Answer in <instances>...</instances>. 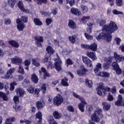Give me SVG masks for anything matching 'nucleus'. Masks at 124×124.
Instances as JSON below:
<instances>
[{"mask_svg":"<svg viewBox=\"0 0 124 124\" xmlns=\"http://www.w3.org/2000/svg\"><path fill=\"white\" fill-rule=\"evenodd\" d=\"M16 23L17 24V29L19 31H23L25 28H26V25L25 24L21 22V20L20 18H18L16 20Z\"/></svg>","mask_w":124,"mask_h":124,"instance_id":"6e6552de","label":"nucleus"},{"mask_svg":"<svg viewBox=\"0 0 124 124\" xmlns=\"http://www.w3.org/2000/svg\"><path fill=\"white\" fill-rule=\"evenodd\" d=\"M115 58L113 57H109L108 58V59H107V58H104V61L105 62H108L109 63H110V62H114Z\"/></svg>","mask_w":124,"mask_h":124,"instance_id":"4c0bfd02","label":"nucleus"},{"mask_svg":"<svg viewBox=\"0 0 124 124\" xmlns=\"http://www.w3.org/2000/svg\"><path fill=\"white\" fill-rule=\"evenodd\" d=\"M107 100L108 101H113L114 100V97H113V95H111V94L109 93L108 94Z\"/></svg>","mask_w":124,"mask_h":124,"instance_id":"680f3d73","label":"nucleus"},{"mask_svg":"<svg viewBox=\"0 0 124 124\" xmlns=\"http://www.w3.org/2000/svg\"><path fill=\"white\" fill-rule=\"evenodd\" d=\"M52 18H46V26H49V25H50L51 23H52Z\"/></svg>","mask_w":124,"mask_h":124,"instance_id":"4d7b16f0","label":"nucleus"},{"mask_svg":"<svg viewBox=\"0 0 124 124\" xmlns=\"http://www.w3.org/2000/svg\"><path fill=\"white\" fill-rule=\"evenodd\" d=\"M18 7L23 12H25V13H30V10L25 9L24 7V4H23V2L19 1L18 2Z\"/></svg>","mask_w":124,"mask_h":124,"instance_id":"2eb2a0df","label":"nucleus"},{"mask_svg":"<svg viewBox=\"0 0 124 124\" xmlns=\"http://www.w3.org/2000/svg\"><path fill=\"white\" fill-rule=\"evenodd\" d=\"M35 118L38 119V124H41L42 122V113L40 111H38L36 113Z\"/></svg>","mask_w":124,"mask_h":124,"instance_id":"6ab92c4d","label":"nucleus"},{"mask_svg":"<svg viewBox=\"0 0 124 124\" xmlns=\"http://www.w3.org/2000/svg\"><path fill=\"white\" fill-rule=\"evenodd\" d=\"M85 83L89 88H91L93 86V81L89 80L88 79H85Z\"/></svg>","mask_w":124,"mask_h":124,"instance_id":"58836bf2","label":"nucleus"},{"mask_svg":"<svg viewBox=\"0 0 124 124\" xmlns=\"http://www.w3.org/2000/svg\"><path fill=\"white\" fill-rule=\"evenodd\" d=\"M118 31V25L113 21H110L108 25L105 24L102 29L101 32L96 38L97 40L105 39L108 42H110L112 40V33Z\"/></svg>","mask_w":124,"mask_h":124,"instance_id":"f257e3e1","label":"nucleus"},{"mask_svg":"<svg viewBox=\"0 0 124 124\" xmlns=\"http://www.w3.org/2000/svg\"><path fill=\"white\" fill-rule=\"evenodd\" d=\"M34 2H36L37 4H41L42 3H47V0H33Z\"/></svg>","mask_w":124,"mask_h":124,"instance_id":"c9c22d12","label":"nucleus"},{"mask_svg":"<svg viewBox=\"0 0 124 124\" xmlns=\"http://www.w3.org/2000/svg\"><path fill=\"white\" fill-rule=\"evenodd\" d=\"M20 20L21 21V23H22V22L23 23H28V16H22Z\"/></svg>","mask_w":124,"mask_h":124,"instance_id":"09e8293b","label":"nucleus"},{"mask_svg":"<svg viewBox=\"0 0 124 124\" xmlns=\"http://www.w3.org/2000/svg\"><path fill=\"white\" fill-rule=\"evenodd\" d=\"M89 49L91 51H96L97 50V44L94 43L91 45H90Z\"/></svg>","mask_w":124,"mask_h":124,"instance_id":"7c9ffc66","label":"nucleus"},{"mask_svg":"<svg viewBox=\"0 0 124 124\" xmlns=\"http://www.w3.org/2000/svg\"><path fill=\"white\" fill-rule=\"evenodd\" d=\"M56 57L57 58L54 59V61L55 62L54 63L55 68L57 71H61V70H62V60L59 57L58 54H56Z\"/></svg>","mask_w":124,"mask_h":124,"instance_id":"20e7f679","label":"nucleus"},{"mask_svg":"<svg viewBox=\"0 0 124 124\" xmlns=\"http://www.w3.org/2000/svg\"><path fill=\"white\" fill-rule=\"evenodd\" d=\"M114 104L116 106H124V101H123V96L122 95H118V100L116 101Z\"/></svg>","mask_w":124,"mask_h":124,"instance_id":"9d476101","label":"nucleus"},{"mask_svg":"<svg viewBox=\"0 0 124 124\" xmlns=\"http://www.w3.org/2000/svg\"><path fill=\"white\" fill-rule=\"evenodd\" d=\"M66 3H69L70 6H73L75 4V0H66Z\"/></svg>","mask_w":124,"mask_h":124,"instance_id":"5fc2aeb1","label":"nucleus"},{"mask_svg":"<svg viewBox=\"0 0 124 124\" xmlns=\"http://www.w3.org/2000/svg\"><path fill=\"white\" fill-rule=\"evenodd\" d=\"M98 90H104V85H103V83H100L99 86L97 88Z\"/></svg>","mask_w":124,"mask_h":124,"instance_id":"052dcab7","label":"nucleus"},{"mask_svg":"<svg viewBox=\"0 0 124 124\" xmlns=\"http://www.w3.org/2000/svg\"><path fill=\"white\" fill-rule=\"evenodd\" d=\"M116 1L117 6H122L123 5V0H116Z\"/></svg>","mask_w":124,"mask_h":124,"instance_id":"bf43d9fd","label":"nucleus"},{"mask_svg":"<svg viewBox=\"0 0 124 124\" xmlns=\"http://www.w3.org/2000/svg\"><path fill=\"white\" fill-rule=\"evenodd\" d=\"M39 59L38 58H33L32 59V64L36 67H37L40 65L39 63Z\"/></svg>","mask_w":124,"mask_h":124,"instance_id":"5701e85b","label":"nucleus"},{"mask_svg":"<svg viewBox=\"0 0 124 124\" xmlns=\"http://www.w3.org/2000/svg\"><path fill=\"white\" fill-rule=\"evenodd\" d=\"M37 108L38 109H41L42 108H43L45 106V103L43 101H38L36 103Z\"/></svg>","mask_w":124,"mask_h":124,"instance_id":"412c9836","label":"nucleus"},{"mask_svg":"<svg viewBox=\"0 0 124 124\" xmlns=\"http://www.w3.org/2000/svg\"><path fill=\"white\" fill-rule=\"evenodd\" d=\"M14 72H15V68H11L7 71L6 75H5L4 77H1V78L5 79V80L12 79L13 78L12 74L14 73Z\"/></svg>","mask_w":124,"mask_h":124,"instance_id":"423d86ee","label":"nucleus"},{"mask_svg":"<svg viewBox=\"0 0 124 124\" xmlns=\"http://www.w3.org/2000/svg\"><path fill=\"white\" fill-rule=\"evenodd\" d=\"M15 92L16 94L20 97H23V96H24V94L26 93V92H25V91H24V89L22 88H16L15 90Z\"/></svg>","mask_w":124,"mask_h":124,"instance_id":"4468645a","label":"nucleus"},{"mask_svg":"<svg viewBox=\"0 0 124 124\" xmlns=\"http://www.w3.org/2000/svg\"><path fill=\"white\" fill-rule=\"evenodd\" d=\"M81 48H82V49H89L90 45L82 44Z\"/></svg>","mask_w":124,"mask_h":124,"instance_id":"774afa93","label":"nucleus"},{"mask_svg":"<svg viewBox=\"0 0 124 124\" xmlns=\"http://www.w3.org/2000/svg\"><path fill=\"white\" fill-rule=\"evenodd\" d=\"M46 52L48 54H49V55H53L54 53H55V50L53 49V47L51 46H48L46 48Z\"/></svg>","mask_w":124,"mask_h":124,"instance_id":"cd10ccee","label":"nucleus"},{"mask_svg":"<svg viewBox=\"0 0 124 124\" xmlns=\"http://www.w3.org/2000/svg\"><path fill=\"white\" fill-rule=\"evenodd\" d=\"M103 117L102 109L100 108H98L94 111V113L91 115V119L95 123H99L100 118Z\"/></svg>","mask_w":124,"mask_h":124,"instance_id":"f03ea898","label":"nucleus"},{"mask_svg":"<svg viewBox=\"0 0 124 124\" xmlns=\"http://www.w3.org/2000/svg\"><path fill=\"white\" fill-rule=\"evenodd\" d=\"M115 41L117 45H120V44H121V41H122V40L120 39V38L116 37L115 38Z\"/></svg>","mask_w":124,"mask_h":124,"instance_id":"338daca9","label":"nucleus"},{"mask_svg":"<svg viewBox=\"0 0 124 124\" xmlns=\"http://www.w3.org/2000/svg\"><path fill=\"white\" fill-rule=\"evenodd\" d=\"M112 13L114 14V15H123L124 14L123 12H122L121 11H119L117 10L114 9L112 11Z\"/></svg>","mask_w":124,"mask_h":124,"instance_id":"a18cd8bd","label":"nucleus"},{"mask_svg":"<svg viewBox=\"0 0 124 124\" xmlns=\"http://www.w3.org/2000/svg\"><path fill=\"white\" fill-rule=\"evenodd\" d=\"M68 26L72 30H76L77 29V25L73 20H70L68 22Z\"/></svg>","mask_w":124,"mask_h":124,"instance_id":"a211bd4d","label":"nucleus"},{"mask_svg":"<svg viewBox=\"0 0 124 124\" xmlns=\"http://www.w3.org/2000/svg\"><path fill=\"white\" fill-rule=\"evenodd\" d=\"M66 64H67V66H68V65H72V64H73V61L68 58L66 61Z\"/></svg>","mask_w":124,"mask_h":124,"instance_id":"3c124183","label":"nucleus"},{"mask_svg":"<svg viewBox=\"0 0 124 124\" xmlns=\"http://www.w3.org/2000/svg\"><path fill=\"white\" fill-rule=\"evenodd\" d=\"M112 66L113 70H115L117 75H121L122 74V69L120 68V66H119V64H118V63L114 62L112 63Z\"/></svg>","mask_w":124,"mask_h":124,"instance_id":"0eeeda50","label":"nucleus"},{"mask_svg":"<svg viewBox=\"0 0 124 124\" xmlns=\"http://www.w3.org/2000/svg\"><path fill=\"white\" fill-rule=\"evenodd\" d=\"M41 71L43 73H44V76H46V77H50V74H49L46 71L45 68L42 67Z\"/></svg>","mask_w":124,"mask_h":124,"instance_id":"864d4df0","label":"nucleus"},{"mask_svg":"<svg viewBox=\"0 0 124 124\" xmlns=\"http://www.w3.org/2000/svg\"><path fill=\"white\" fill-rule=\"evenodd\" d=\"M68 39L70 41V42H71V43H75L76 36L73 35L72 36H69L68 37Z\"/></svg>","mask_w":124,"mask_h":124,"instance_id":"a19ab883","label":"nucleus"},{"mask_svg":"<svg viewBox=\"0 0 124 124\" xmlns=\"http://www.w3.org/2000/svg\"><path fill=\"white\" fill-rule=\"evenodd\" d=\"M68 81V79L66 78H64V79H62V86H63L64 87H68L69 86V84L67 82Z\"/></svg>","mask_w":124,"mask_h":124,"instance_id":"2f4dec72","label":"nucleus"},{"mask_svg":"<svg viewBox=\"0 0 124 124\" xmlns=\"http://www.w3.org/2000/svg\"><path fill=\"white\" fill-rule=\"evenodd\" d=\"M35 40H36V43L39 47L41 46V43L40 42H43V37L41 36H37L35 37Z\"/></svg>","mask_w":124,"mask_h":124,"instance_id":"aec40b11","label":"nucleus"},{"mask_svg":"<svg viewBox=\"0 0 124 124\" xmlns=\"http://www.w3.org/2000/svg\"><path fill=\"white\" fill-rule=\"evenodd\" d=\"M73 95L74 97L78 98L80 100V103L78 105V108L81 113H83V112H85V106L87 105V102H86V100H85L83 97L75 93H73Z\"/></svg>","mask_w":124,"mask_h":124,"instance_id":"7ed1b4c3","label":"nucleus"},{"mask_svg":"<svg viewBox=\"0 0 124 124\" xmlns=\"http://www.w3.org/2000/svg\"><path fill=\"white\" fill-rule=\"evenodd\" d=\"M19 123H20V124H25V123L26 124H28V123H31V121H30V120H27L26 119H24V120H20L19 121Z\"/></svg>","mask_w":124,"mask_h":124,"instance_id":"6e6d98bb","label":"nucleus"},{"mask_svg":"<svg viewBox=\"0 0 124 124\" xmlns=\"http://www.w3.org/2000/svg\"><path fill=\"white\" fill-rule=\"evenodd\" d=\"M102 68V64L101 63L98 62L96 64V67L94 69V71L95 73H97L98 71L101 70V68Z\"/></svg>","mask_w":124,"mask_h":124,"instance_id":"bb28decb","label":"nucleus"},{"mask_svg":"<svg viewBox=\"0 0 124 124\" xmlns=\"http://www.w3.org/2000/svg\"><path fill=\"white\" fill-rule=\"evenodd\" d=\"M114 60L116 61L117 63L118 62H122V55H119L117 52L114 53Z\"/></svg>","mask_w":124,"mask_h":124,"instance_id":"f3484780","label":"nucleus"},{"mask_svg":"<svg viewBox=\"0 0 124 124\" xmlns=\"http://www.w3.org/2000/svg\"><path fill=\"white\" fill-rule=\"evenodd\" d=\"M15 103H19V96H15L13 98Z\"/></svg>","mask_w":124,"mask_h":124,"instance_id":"69168bd1","label":"nucleus"},{"mask_svg":"<svg viewBox=\"0 0 124 124\" xmlns=\"http://www.w3.org/2000/svg\"><path fill=\"white\" fill-rule=\"evenodd\" d=\"M53 115L55 119L59 120V119H61V117H62V113H60L59 112L55 111L53 112Z\"/></svg>","mask_w":124,"mask_h":124,"instance_id":"473e14b6","label":"nucleus"},{"mask_svg":"<svg viewBox=\"0 0 124 124\" xmlns=\"http://www.w3.org/2000/svg\"><path fill=\"white\" fill-rule=\"evenodd\" d=\"M87 56L89 58H90L93 61H95V60H97V57H96L95 53L93 52H88L87 53Z\"/></svg>","mask_w":124,"mask_h":124,"instance_id":"dca6fc26","label":"nucleus"},{"mask_svg":"<svg viewBox=\"0 0 124 124\" xmlns=\"http://www.w3.org/2000/svg\"><path fill=\"white\" fill-rule=\"evenodd\" d=\"M17 72H18V73H20V74H22V75H24V74H25V71L24 70V68L23 67V66L20 65L19 66V69L18 70Z\"/></svg>","mask_w":124,"mask_h":124,"instance_id":"37998d69","label":"nucleus"},{"mask_svg":"<svg viewBox=\"0 0 124 124\" xmlns=\"http://www.w3.org/2000/svg\"><path fill=\"white\" fill-rule=\"evenodd\" d=\"M98 23L100 27H104V25L106 24V20L105 19H100L98 21Z\"/></svg>","mask_w":124,"mask_h":124,"instance_id":"e433bc0d","label":"nucleus"},{"mask_svg":"<svg viewBox=\"0 0 124 124\" xmlns=\"http://www.w3.org/2000/svg\"><path fill=\"white\" fill-rule=\"evenodd\" d=\"M97 76H100V77H110V74L107 72H100L98 74H97Z\"/></svg>","mask_w":124,"mask_h":124,"instance_id":"4be33fe9","label":"nucleus"},{"mask_svg":"<svg viewBox=\"0 0 124 124\" xmlns=\"http://www.w3.org/2000/svg\"><path fill=\"white\" fill-rule=\"evenodd\" d=\"M8 43L13 47H15V48H18L19 47V44L14 40L10 41Z\"/></svg>","mask_w":124,"mask_h":124,"instance_id":"c85d7f7f","label":"nucleus"},{"mask_svg":"<svg viewBox=\"0 0 124 124\" xmlns=\"http://www.w3.org/2000/svg\"><path fill=\"white\" fill-rule=\"evenodd\" d=\"M102 106L103 107V109L105 110V111H108V110L110 109V108L111 107V105H110V104L108 103L103 102Z\"/></svg>","mask_w":124,"mask_h":124,"instance_id":"b1692460","label":"nucleus"},{"mask_svg":"<svg viewBox=\"0 0 124 124\" xmlns=\"http://www.w3.org/2000/svg\"><path fill=\"white\" fill-rule=\"evenodd\" d=\"M25 66H29L31 64V60H26L24 62Z\"/></svg>","mask_w":124,"mask_h":124,"instance_id":"0e129e2a","label":"nucleus"},{"mask_svg":"<svg viewBox=\"0 0 124 124\" xmlns=\"http://www.w3.org/2000/svg\"><path fill=\"white\" fill-rule=\"evenodd\" d=\"M27 91L29 93H33V92H34V88L33 87H30L28 88Z\"/></svg>","mask_w":124,"mask_h":124,"instance_id":"e2e57ef3","label":"nucleus"},{"mask_svg":"<svg viewBox=\"0 0 124 124\" xmlns=\"http://www.w3.org/2000/svg\"><path fill=\"white\" fill-rule=\"evenodd\" d=\"M91 19V16H84L81 18V22L83 23H87V20H90Z\"/></svg>","mask_w":124,"mask_h":124,"instance_id":"c03bdc74","label":"nucleus"},{"mask_svg":"<svg viewBox=\"0 0 124 124\" xmlns=\"http://www.w3.org/2000/svg\"><path fill=\"white\" fill-rule=\"evenodd\" d=\"M62 102H63V98H62V96L60 94H57L53 99V104L56 105V106L62 105Z\"/></svg>","mask_w":124,"mask_h":124,"instance_id":"39448f33","label":"nucleus"},{"mask_svg":"<svg viewBox=\"0 0 124 124\" xmlns=\"http://www.w3.org/2000/svg\"><path fill=\"white\" fill-rule=\"evenodd\" d=\"M31 81L34 83V84H37L38 83V77L35 74H33L31 76Z\"/></svg>","mask_w":124,"mask_h":124,"instance_id":"393cba45","label":"nucleus"},{"mask_svg":"<svg viewBox=\"0 0 124 124\" xmlns=\"http://www.w3.org/2000/svg\"><path fill=\"white\" fill-rule=\"evenodd\" d=\"M87 72H88V70L83 66L81 67L80 70L78 69L77 71V74L78 76H83V75H85Z\"/></svg>","mask_w":124,"mask_h":124,"instance_id":"ddd939ff","label":"nucleus"},{"mask_svg":"<svg viewBox=\"0 0 124 124\" xmlns=\"http://www.w3.org/2000/svg\"><path fill=\"white\" fill-rule=\"evenodd\" d=\"M12 63L15 64H18V63H22V58L19 56H16L11 59Z\"/></svg>","mask_w":124,"mask_h":124,"instance_id":"f8f14e48","label":"nucleus"},{"mask_svg":"<svg viewBox=\"0 0 124 124\" xmlns=\"http://www.w3.org/2000/svg\"><path fill=\"white\" fill-rule=\"evenodd\" d=\"M43 62H44V63H48L49 65H52V63L51 62L50 57H46L43 60Z\"/></svg>","mask_w":124,"mask_h":124,"instance_id":"72a5a7b5","label":"nucleus"},{"mask_svg":"<svg viewBox=\"0 0 124 124\" xmlns=\"http://www.w3.org/2000/svg\"><path fill=\"white\" fill-rule=\"evenodd\" d=\"M13 108L15 109V110L16 112H19V111H21V110L22 109V107L19 105L14 106Z\"/></svg>","mask_w":124,"mask_h":124,"instance_id":"de8ad7c7","label":"nucleus"},{"mask_svg":"<svg viewBox=\"0 0 124 124\" xmlns=\"http://www.w3.org/2000/svg\"><path fill=\"white\" fill-rule=\"evenodd\" d=\"M80 8L81 9L82 12L85 14V13H87L89 11V7L84 5H81Z\"/></svg>","mask_w":124,"mask_h":124,"instance_id":"c756f323","label":"nucleus"},{"mask_svg":"<svg viewBox=\"0 0 124 124\" xmlns=\"http://www.w3.org/2000/svg\"><path fill=\"white\" fill-rule=\"evenodd\" d=\"M82 61L84 63H85V64H86L88 67H93V62H92L91 60L89 59V58L82 56Z\"/></svg>","mask_w":124,"mask_h":124,"instance_id":"1a4fd4ad","label":"nucleus"},{"mask_svg":"<svg viewBox=\"0 0 124 124\" xmlns=\"http://www.w3.org/2000/svg\"><path fill=\"white\" fill-rule=\"evenodd\" d=\"M16 118L15 117H10L6 119L4 124H12L13 122H15Z\"/></svg>","mask_w":124,"mask_h":124,"instance_id":"a878e982","label":"nucleus"},{"mask_svg":"<svg viewBox=\"0 0 124 124\" xmlns=\"http://www.w3.org/2000/svg\"><path fill=\"white\" fill-rule=\"evenodd\" d=\"M34 93L36 96V97H38L39 96V93L40 92V90L38 88H36L34 90Z\"/></svg>","mask_w":124,"mask_h":124,"instance_id":"13d9d810","label":"nucleus"},{"mask_svg":"<svg viewBox=\"0 0 124 124\" xmlns=\"http://www.w3.org/2000/svg\"><path fill=\"white\" fill-rule=\"evenodd\" d=\"M105 62L106 63H104L103 67L105 69H109V68H110V63H109V62H108V61H107Z\"/></svg>","mask_w":124,"mask_h":124,"instance_id":"79ce46f5","label":"nucleus"},{"mask_svg":"<svg viewBox=\"0 0 124 124\" xmlns=\"http://www.w3.org/2000/svg\"><path fill=\"white\" fill-rule=\"evenodd\" d=\"M41 89L42 90L43 93H45L47 91V84L43 83L42 84Z\"/></svg>","mask_w":124,"mask_h":124,"instance_id":"8fccbe9b","label":"nucleus"},{"mask_svg":"<svg viewBox=\"0 0 124 124\" xmlns=\"http://www.w3.org/2000/svg\"><path fill=\"white\" fill-rule=\"evenodd\" d=\"M48 122L50 124H58L57 122L54 120V118L52 116H48Z\"/></svg>","mask_w":124,"mask_h":124,"instance_id":"f704fd0d","label":"nucleus"},{"mask_svg":"<svg viewBox=\"0 0 124 124\" xmlns=\"http://www.w3.org/2000/svg\"><path fill=\"white\" fill-rule=\"evenodd\" d=\"M34 22L36 26H41L42 25V22L38 18L34 19Z\"/></svg>","mask_w":124,"mask_h":124,"instance_id":"ea45409f","label":"nucleus"},{"mask_svg":"<svg viewBox=\"0 0 124 124\" xmlns=\"http://www.w3.org/2000/svg\"><path fill=\"white\" fill-rule=\"evenodd\" d=\"M70 12L72 14L75 15L76 16H80L82 15L81 11H80L78 8L72 7L70 10Z\"/></svg>","mask_w":124,"mask_h":124,"instance_id":"9b49d317","label":"nucleus"},{"mask_svg":"<svg viewBox=\"0 0 124 124\" xmlns=\"http://www.w3.org/2000/svg\"><path fill=\"white\" fill-rule=\"evenodd\" d=\"M84 35L88 40H92L93 39V37L92 35H89L88 33H85Z\"/></svg>","mask_w":124,"mask_h":124,"instance_id":"49530a36","label":"nucleus"},{"mask_svg":"<svg viewBox=\"0 0 124 124\" xmlns=\"http://www.w3.org/2000/svg\"><path fill=\"white\" fill-rule=\"evenodd\" d=\"M8 3L11 7L13 8L15 4V0H8Z\"/></svg>","mask_w":124,"mask_h":124,"instance_id":"603ef678","label":"nucleus"}]
</instances>
